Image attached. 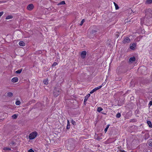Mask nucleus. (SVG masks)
Here are the masks:
<instances>
[{"label": "nucleus", "mask_w": 152, "mask_h": 152, "mask_svg": "<svg viewBox=\"0 0 152 152\" xmlns=\"http://www.w3.org/2000/svg\"><path fill=\"white\" fill-rule=\"evenodd\" d=\"M145 16L146 17H150L149 22V24H151L152 23V9L151 8H148L146 9L145 11Z\"/></svg>", "instance_id": "nucleus-1"}, {"label": "nucleus", "mask_w": 152, "mask_h": 152, "mask_svg": "<svg viewBox=\"0 0 152 152\" xmlns=\"http://www.w3.org/2000/svg\"><path fill=\"white\" fill-rule=\"evenodd\" d=\"M37 132H34L31 133L29 136V139L30 140H32L34 139L37 136Z\"/></svg>", "instance_id": "nucleus-2"}, {"label": "nucleus", "mask_w": 152, "mask_h": 152, "mask_svg": "<svg viewBox=\"0 0 152 152\" xmlns=\"http://www.w3.org/2000/svg\"><path fill=\"white\" fill-rule=\"evenodd\" d=\"M60 90L59 89L55 88L54 90V95L56 97H57L59 94Z\"/></svg>", "instance_id": "nucleus-3"}, {"label": "nucleus", "mask_w": 152, "mask_h": 152, "mask_svg": "<svg viewBox=\"0 0 152 152\" xmlns=\"http://www.w3.org/2000/svg\"><path fill=\"white\" fill-rule=\"evenodd\" d=\"M139 69H140V70H141V73L142 74H144L145 73V71L147 69L146 67L143 66L139 68Z\"/></svg>", "instance_id": "nucleus-4"}, {"label": "nucleus", "mask_w": 152, "mask_h": 152, "mask_svg": "<svg viewBox=\"0 0 152 152\" xmlns=\"http://www.w3.org/2000/svg\"><path fill=\"white\" fill-rule=\"evenodd\" d=\"M86 51H83L81 53V56L82 58H84L86 55Z\"/></svg>", "instance_id": "nucleus-5"}, {"label": "nucleus", "mask_w": 152, "mask_h": 152, "mask_svg": "<svg viewBox=\"0 0 152 152\" xmlns=\"http://www.w3.org/2000/svg\"><path fill=\"white\" fill-rule=\"evenodd\" d=\"M130 42V40L129 38L127 37L125 38L123 41L124 43L126 44L127 43H129Z\"/></svg>", "instance_id": "nucleus-6"}, {"label": "nucleus", "mask_w": 152, "mask_h": 152, "mask_svg": "<svg viewBox=\"0 0 152 152\" xmlns=\"http://www.w3.org/2000/svg\"><path fill=\"white\" fill-rule=\"evenodd\" d=\"M34 6L33 4H30L28 5L27 7L28 10H31L34 8Z\"/></svg>", "instance_id": "nucleus-7"}, {"label": "nucleus", "mask_w": 152, "mask_h": 152, "mask_svg": "<svg viewBox=\"0 0 152 152\" xmlns=\"http://www.w3.org/2000/svg\"><path fill=\"white\" fill-rule=\"evenodd\" d=\"M18 79L17 77H15L12 78L11 81L13 83H16L18 81Z\"/></svg>", "instance_id": "nucleus-8"}, {"label": "nucleus", "mask_w": 152, "mask_h": 152, "mask_svg": "<svg viewBox=\"0 0 152 152\" xmlns=\"http://www.w3.org/2000/svg\"><path fill=\"white\" fill-rule=\"evenodd\" d=\"M90 96V94H88L87 95V96H86L85 98V99H84V102H86L87 101V100L88 98Z\"/></svg>", "instance_id": "nucleus-9"}, {"label": "nucleus", "mask_w": 152, "mask_h": 152, "mask_svg": "<svg viewBox=\"0 0 152 152\" xmlns=\"http://www.w3.org/2000/svg\"><path fill=\"white\" fill-rule=\"evenodd\" d=\"M19 45L20 46H24L25 45V43L23 41H21L19 42Z\"/></svg>", "instance_id": "nucleus-10"}, {"label": "nucleus", "mask_w": 152, "mask_h": 152, "mask_svg": "<svg viewBox=\"0 0 152 152\" xmlns=\"http://www.w3.org/2000/svg\"><path fill=\"white\" fill-rule=\"evenodd\" d=\"M136 47V45L134 43L132 44V45L130 46V48L132 50H134V48Z\"/></svg>", "instance_id": "nucleus-11"}, {"label": "nucleus", "mask_w": 152, "mask_h": 152, "mask_svg": "<svg viewBox=\"0 0 152 152\" xmlns=\"http://www.w3.org/2000/svg\"><path fill=\"white\" fill-rule=\"evenodd\" d=\"M135 58L134 57L130 58L129 59V61L131 62H133L134 61H135Z\"/></svg>", "instance_id": "nucleus-12"}, {"label": "nucleus", "mask_w": 152, "mask_h": 152, "mask_svg": "<svg viewBox=\"0 0 152 152\" xmlns=\"http://www.w3.org/2000/svg\"><path fill=\"white\" fill-rule=\"evenodd\" d=\"M147 18H146L145 19H146V21H147V22H146V24L148 25H150V24H151H151H149L148 23H149V20H150V17H147Z\"/></svg>", "instance_id": "nucleus-13"}, {"label": "nucleus", "mask_w": 152, "mask_h": 152, "mask_svg": "<svg viewBox=\"0 0 152 152\" xmlns=\"http://www.w3.org/2000/svg\"><path fill=\"white\" fill-rule=\"evenodd\" d=\"M43 82L44 84L47 85L48 84V80L47 79H45L43 81Z\"/></svg>", "instance_id": "nucleus-14"}, {"label": "nucleus", "mask_w": 152, "mask_h": 152, "mask_svg": "<svg viewBox=\"0 0 152 152\" xmlns=\"http://www.w3.org/2000/svg\"><path fill=\"white\" fill-rule=\"evenodd\" d=\"M147 124L150 127L152 128V124L150 121H148Z\"/></svg>", "instance_id": "nucleus-15"}, {"label": "nucleus", "mask_w": 152, "mask_h": 152, "mask_svg": "<svg viewBox=\"0 0 152 152\" xmlns=\"http://www.w3.org/2000/svg\"><path fill=\"white\" fill-rule=\"evenodd\" d=\"M102 87V86H99L98 87H96L94 89V91H96L97 90H98L99 89L101 88Z\"/></svg>", "instance_id": "nucleus-16"}, {"label": "nucleus", "mask_w": 152, "mask_h": 152, "mask_svg": "<svg viewBox=\"0 0 152 152\" xmlns=\"http://www.w3.org/2000/svg\"><path fill=\"white\" fill-rule=\"evenodd\" d=\"M7 95L9 97H11L13 96V94L12 92H9L7 93Z\"/></svg>", "instance_id": "nucleus-17"}, {"label": "nucleus", "mask_w": 152, "mask_h": 152, "mask_svg": "<svg viewBox=\"0 0 152 152\" xmlns=\"http://www.w3.org/2000/svg\"><path fill=\"white\" fill-rule=\"evenodd\" d=\"M113 3L114 4V5L115 7V8L116 10H118L119 9V7L118 5L115 2H113Z\"/></svg>", "instance_id": "nucleus-18"}, {"label": "nucleus", "mask_w": 152, "mask_h": 152, "mask_svg": "<svg viewBox=\"0 0 152 152\" xmlns=\"http://www.w3.org/2000/svg\"><path fill=\"white\" fill-rule=\"evenodd\" d=\"M70 125L69 124V121L68 120H67V126H66V129H69L70 128Z\"/></svg>", "instance_id": "nucleus-19"}, {"label": "nucleus", "mask_w": 152, "mask_h": 152, "mask_svg": "<svg viewBox=\"0 0 152 152\" xmlns=\"http://www.w3.org/2000/svg\"><path fill=\"white\" fill-rule=\"evenodd\" d=\"M65 4V1H61L58 4V5H61V4Z\"/></svg>", "instance_id": "nucleus-20"}, {"label": "nucleus", "mask_w": 152, "mask_h": 152, "mask_svg": "<svg viewBox=\"0 0 152 152\" xmlns=\"http://www.w3.org/2000/svg\"><path fill=\"white\" fill-rule=\"evenodd\" d=\"M13 18L12 16L11 15H8L7 17L6 18V19H12Z\"/></svg>", "instance_id": "nucleus-21"}, {"label": "nucleus", "mask_w": 152, "mask_h": 152, "mask_svg": "<svg viewBox=\"0 0 152 152\" xmlns=\"http://www.w3.org/2000/svg\"><path fill=\"white\" fill-rule=\"evenodd\" d=\"M103 110V109L101 107H99L97 110L98 112H100L101 111Z\"/></svg>", "instance_id": "nucleus-22"}, {"label": "nucleus", "mask_w": 152, "mask_h": 152, "mask_svg": "<svg viewBox=\"0 0 152 152\" xmlns=\"http://www.w3.org/2000/svg\"><path fill=\"white\" fill-rule=\"evenodd\" d=\"M22 71V69H20L16 71L15 72L17 74H20L21 72Z\"/></svg>", "instance_id": "nucleus-23"}, {"label": "nucleus", "mask_w": 152, "mask_h": 152, "mask_svg": "<svg viewBox=\"0 0 152 152\" xmlns=\"http://www.w3.org/2000/svg\"><path fill=\"white\" fill-rule=\"evenodd\" d=\"M12 117V118L16 119L17 117V115L16 114H14Z\"/></svg>", "instance_id": "nucleus-24"}, {"label": "nucleus", "mask_w": 152, "mask_h": 152, "mask_svg": "<svg viewBox=\"0 0 152 152\" xmlns=\"http://www.w3.org/2000/svg\"><path fill=\"white\" fill-rule=\"evenodd\" d=\"M152 2V0H147L146 1V3L150 4Z\"/></svg>", "instance_id": "nucleus-25"}, {"label": "nucleus", "mask_w": 152, "mask_h": 152, "mask_svg": "<svg viewBox=\"0 0 152 152\" xmlns=\"http://www.w3.org/2000/svg\"><path fill=\"white\" fill-rule=\"evenodd\" d=\"M97 32V31L95 30H93L91 32V33L92 34H95V33Z\"/></svg>", "instance_id": "nucleus-26"}, {"label": "nucleus", "mask_w": 152, "mask_h": 152, "mask_svg": "<svg viewBox=\"0 0 152 152\" xmlns=\"http://www.w3.org/2000/svg\"><path fill=\"white\" fill-rule=\"evenodd\" d=\"M20 104V101H17L15 102V104L16 105H19Z\"/></svg>", "instance_id": "nucleus-27"}, {"label": "nucleus", "mask_w": 152, "mask_h": 152, "mask_svg": "<svg viewBox=\"0 0 152 152\" xmlns=\"http://www.w3.org/2000/svg\"><path fill=\"white\" fill-rule=\"evenodd\" d=\"M121 68L120 67H118L117 68V69H116V72H119V71H121Z\"/></svg>", "instance_id": "nucleus-28"}, {"label": "nucleus", "mask_w": 152, "mask_h": 152, "mask_svg": "<svg viewBox=\"0 0 152 152\" xmlns=\"http://www.w3.org/2000/svg\"><path fill=\"white\" fill-rule=\"evenodd\" d=\"M121 116V115L120 113H118L116 115V117L117 118H119Z\"/></svg>", "instance_id": "nucleus-29"}, {"label": "nucleus", "mask_w": 152, "mask_h": 152, "mask_svg": "<svg viewBox=\"0 0 152 152\" xmlns=\"http://www.w3.org/2000/svg\"><path fill=\"white\" fill-rule=\"evenodd\" d=\"M109 125H107V126L106 128H105V129H104V131L105 132H106L107 131V129H108V128L109 127Z\"/></svg>", "instance_id": "nucleus-30"}, {"label": "nucleus", "mask_w": 152, "mask_h": 152, "mask_svg": "<svg viewBox=\"0 0 152 152\" xmlns=\"http://www.w3.org/2000/svg\"><path fill=\"white\" fill-rule=\"evenodd\" d=\"M85 21V20L84 19H83L82 20V21H81V22L80 23V26H82L83 24V23Z\"/></svg>", "instance_id": "nucleus-31"}, {"label": "nucleus", "mask_w": 152, "mask_h": 152, "mask_svg": "<svg viewBox=\"0 0 152 152\" xmlns=\"http://www.w3.org/2000/svg\"><path fill=\"white\" fill-rule=\"evenodd\" d=\"M4 150H6V151L10 150H11V149L9 148L6 147V148H4Z\"/></svg>", "instance_id": "nucleus-32"}, {"label": "nucleus", "mask_w": 152, "mask_h": 152, "mask_svg": "<svg viewBox=\"0 0 152 152\" xmlns=\"http://www.w3.org/2000/svg\"><path fill=\"white\" fill-rule=\"evenodd\" d=\"M57 63L56 62H54L52 65V67H54L56 65H57Z\"/></svg>", "instance_id": "nucleus-33"}, {"label": "nucleus", "mask_w": 152, "mask_h": 152, "mask_svg": "<svg viewBox=\"0 0 152 152\" xmlns=\"http://www.w3.org/2000/svg\"><path fill=\"white\" fill-rule=\"evenodd\" d=\"M71 122H72V124L73 125H76V122H75V121H74L72 119V120Z\"/></svg>", "instance_id": "nucleus-34"}, {"label": "nucleus", "mask_w": 152, "mask_h": 152, "mask_svg": "<svg viewBox=\"0 0 152 152\" xmlns=\"http://www.w3.org/2000/svg\"><path fill=\"white\" fill-rule=\"evenodd\" d=\"M149 146H152V142L151 141H149L148 143Z\"/></svg>", "instance_id": "nucleus-35"}, {"label": "nucleus", "mask_w": 152, "mask_h": 152, "mask_svg": "<svg viewBox=\"0 0 152 152\" xmlns=\"http://www.w3.org/2000/svg\"><path fill=\"white\" fill-rule=\"evenodd\" d=\"M28 152H34V151L32 149H30L28 151Z\"/></svg>", "instance_id": "nucleus-36"}, {"label": "nucleus", "mask_w": 152, "mask_h": 152, "mask_svg": "<svg viewBox=\"0 0 152 152\" xmlns=\"http://www.w3.org/2000/svg\"><path fill=\"white\" fill-rule=\"evenodd\" d=\"M94 92H95L94 91V89H93L90 92V93L91 94H92V93H94Z\"/></svg>", "instance_id": "nucleus-37"}, {"label": "nucleus", "mask_w": 152, "mask_h": 152, "mask_svg": "<svg viewBox=\"0 0 152 152\" xmlns=\"http://www.w3.org/2000/svg\"><path fill=\"white\" fill-rule=\"evenodd\" d=\"M149 105H150V106L152 105V101H151L149 103Z\"/></svg>", "instance_id": "nucleus-38"}, {"label": "nucleus", "mask_w": 152, "mask_h": 152, "mask_svg": "<svg viewBox=\"0 0 152 152\" xmlns=\"http://www.w3.org/2000/svg\"><path fill=\"white\" fill-rule=\"evenodd\" d=\"M10 144L12 145H14L15 144V142L14 141H12L10 143Z\"/></svg>", "instance_id": "nucleus-39"}, {"label": "nucleus", "mask_w": 152, "mask_h": 152, "mask_svg": "<svg viewBox=\"0 0 152 152\" xmlns=\"http://www.w3.org/2000/svg\"><path fill=\"white\" fill-rule=\"evenodd\" d=\"M72 149H73L74 147V145L73 144H72Z\"/></svg>", "instance_id": "nucleus-40"}, {"label": "nucleus", "mask_w": 152, "mask_h": 152, "mask_svg": "<svg viewBox=\"0 0 152 152\" xmlns=\"http://www.w3.org/2000/svg\"><path fill=\"white\" fill-rule=\"evenodd\" d=\"M116 36H117V37H118L119 36V35H118V34H117V35H116Z\"/></svg>", "instance_id": "nucleus-41"}, {"label": "nucleus", "mask_w": 152, "mask_h": 152, "mask_svg": "<svg viewBox=\"0 0 152 152\" xmlns=\"http://www.w3.org/2000/svg\"><path fill=\"white\" fill-rule=\"evenodd\" d=\"M103 85H104V84H103V83H102V85L101 86H103Z\"/></svg>", "instance_id": "nucleus-42"}, {"label": "nucleus", "mask_w": 152, "mask_h": 152, "mask_svg": "<svg viewBox=\"0 0 152 152\" xmlns=\"http://www.w3.org/2000/svg\"><path fill=\"white\" fill-rule=\"evenodd\" d=\"M1 2V1H0V3Z\"/></svg>", "instance_id": "nucleus-43"}]
</instances>
